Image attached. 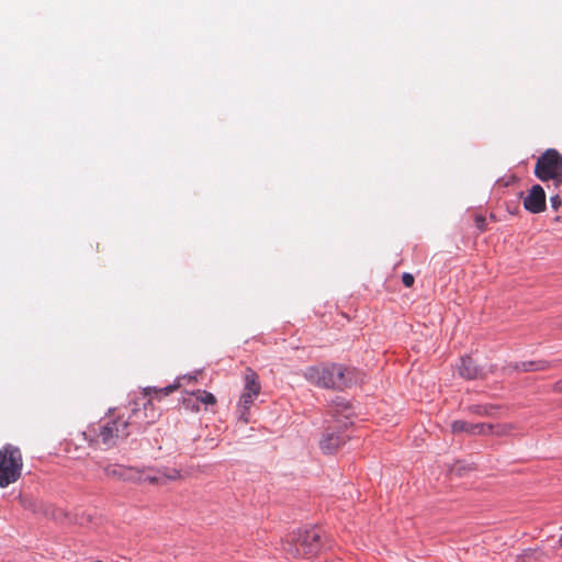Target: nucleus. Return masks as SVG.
Returning <instances> with one entry per match:
<instances>
[{
  "instance_id": "10",
  "label": "nucleus",
  "mask_w": 562,
  "mask_h": 562,
  "mask_svg": "<svg viewBox=\"0 0 562 562\" xmlns=\"http://www.w3.org/2000/svg\"><path fill=\"white\" fill-rule=\"evenodd\" d=\"M494 429L492 424H471L465 420H454L451 424V431L453 434H470V435H490Z\"/></svg>"
},
{
  "instance_id": "8",
  "label": "nucleus",
  "mask_w": 562,
  "mask_h": 562,
  "mask_svg": "<svg viewBox=\"0 0 562 562\" xmlns=\"http://www.w3.org/2000/svg\"><path fill=\"white\" fill-rule=\"evenodd\" d=\"M524 207L537 214L546 210V192L540 184H535L524 199Z\"/></svg>"
},
{
  "instance_id": "11",
  "label": "nucleus",
  "mask_w": 562,
  "mask_h": 562,
  "mask_svg": "<svg viewBox=\"0 0 562 562\" xmlns=\"http://www.w3.org/2000/svg\"><path fill=\"white\" fill-rule=\"evenodd\" d=\"M156 387H146L143 392V397L138 398L140 402L142 411L146 413L148 425L154 424L160 416V412L154 406L149 396L155 393L156 397L165 396L162 393H157Z\"/></svg>"
},
{
  "instance_id": "25",
  "label": "nucleus",
  "mask_w": 562,
  "mask_h": 562,
  "mask_svg": "<svg viewBox=\"0 0 562 562\" xmlns=\"http://www.w3.org/2000/svg\"><path fill=\"white\" fill-rule=\"evenodd\" d=\"M550 203H551L552 209H554L557 211L562 205V200H561L560 195L555 194L550 198Z\"/></svg>"
},
{
  "instance_id": "7",
  "label": "nucleus",
  "mask_w": 562,
  "mask_h": 562,
  "mask_svg": "<svg viewBox=\"0 0 562 562\" xmlns=\"http://www.w3.org/2000/svg\"><path fill=\"white\" fill-rule=\"evenodd\" d=\"M109 479L122 482L140 483L144 470L121 464H108L103 468Z\"/></svg>"
},
{
  "instance_id": "5",
  "label": "nucleus",
  "mask_w": 562,
  "mask_h": 562,
  "mask_svg": "<svg viewBox=\"0 0 562 562\" xmlns=\"http://www.w3.org/2000/svg\"><path fill=\"white\" fill-rule=\"evenodd\" d=\"M535 176L546 182L551 180L554 187L562 184V156L557 149H547L535 165Z\"/></svg>"
},
{
  "instance_id": "19",
  "label": "nucleus",
  "mask_w": 562,
  "mask_h": 562,
  "mask_svg": "<svg viewBox=\"0 0 562 562\" xmlns=\"http://www.w3.org/2000/svg\"><path fill=\"white\" fill-rule=\"evenodd\" d=\"M159 476L162 479V484L167 481H176L181 477V473L177 469L165 468L162 470H158Z\"/></svg>"
},
{
  "instance_id": "3",
  "label": "nucleus",
  "mask_w": 562,
  "mask_h": 562,
  "mask_svg": "<svg viewBox=\"0 0 562 562\" xmlns=\"http://www.w3.org/2000/svg\"><path fill=\"white\" fill-rule=\"evenodd\" d=\"M322 547V532L313 528L293 535L291 540L286 541L284 550L295 558L312 559L321 552Z\"/></svg>"
},
{
  "instance_id": "22",
  "label": "nucleus",
  "mask_w": 562,
  "mask_h": 562,
  "mask_svg": "<svg viewBox=\"0 0 562 562\" xmlns=\"http://www.w3.org/2000/svg\"><path fill=\"white\" fill-rule=\"evenodd\" d=\"M199 404L200 403L199 401H196V397L193 395V392L183 398V406L192 412H199Z\"/></svg>"
},
{
  "instance_id": "15",
  "label": "nucleus",
  "mask_w": 562,
  "mask_h": 562,
  "mask_svg": "<svg viewBox=\"0 0 562 562\" xmlns=\"http://www.w3.org/2000/svg\"><path fill=\"white\" fill-rule=\"evenodd\" d=\"M516 562H547V554L540 550H527L517 558Z\"/></svg>"
},
{
  "instance_id": "4",
  "label": "nucleus",
  "mask_w": 562,
  "mask_h": 562,
  "mask_svg": "<svg viewBox=\"0 0 562 562\" xmlns=\"http://www.w3.org/2000/svg\"><path fill=\"white\" fill-rule=\"evenodd\" d=\"M23 458L20 449L5 445L0 449V487L15 483L22 475Z\"/></svg>"
},
{
  "instance_id": "20",
  "label": "nucleus",
  "mask_w": 562,
  "mask_h": 562,
  "mask_svg": "<svg viewBox=\"0 0 562 562\" xmlns=\"http://www.w3.org/2000/svg\"><path fill=\"white\" fill-rule=\"evenodd\" d=\"M493 426L494 429L492 432H490V435H495L498 437L508 436L515 429V426L513 424H497Z\"/></svg>"
},
{
  "instance_id": "14",
  "label": "nucleus",
  "mask_w": 562,
  "mask_h": 562,
  "mask_svg": "<svg viewBox=\"0 0 562 562\" xmlns=\"http://www.w3.org/2000/svg\"><path fill=\"white\" fill-rule=\"evenodd\" d=\"M550 363L546 360H537V361H522L517 362L514 366V369L522 372H531V371H544L549 369Z\"/></svg>"
},
{
  "instance_id": "16",
  "label": "nucleus",
  "mask_w": 562,
  "mask_h": 562,
  "mask_svg": "<svg viewBox=\"0 0 562 562\" xmlns=\"http://www.w3.org/2000/svg\"><path fill=\"white\" fill-rule=\"evenodd\" d=\"M193 395L196 397L199 403L204 404L205 406H213L217 403L216 397L205 390H198L193 392Z\"/></svg>"
},
{
  "instance_id": "21",
  "label": "nucleus",
  "mask_w": 562,
  "mask_h": 562,
  "mask_svg": "<svg viewBox=\"0 0 562 562\" xmlns=\"http://www.w3.org/2000/svg\"><path fill=\"white\" fill-rule=\"evenodd\" d=\"M495 408L496 407L494 405H472V406H469L468 409H469V412L480 415V416H486V415L490 416L493 414V411Z\"/></svg>"
},
{
  "instance_id": "12",
  "label": "nucleus",
  "mask_w": 562,
  "mask_h": 562,
  "mask_svg": "<svg viewBox=\"0 0 562 562\" xmlns=\"http://www.w3.org/2000/svg\"><path fill=\"white\" fill-rule=\"evenodd\" d=\"M346 442V437L333 431H326L319 442L321 449L324 453H333L338 450Z\"/></svg>"
},
{
  "instance_id": "26",
  "label": "nucleus",
  "mask_w": 562,
  "mask_h": 562,
  "mask_svg": "<svg viewBox=\"0 0 562 562\" xmlns=\"http://www.w3.org/2000/svg\"><path fill=\"white\" fill-rule=\"evenodd\" d=\"M555 389L562 391V382H559L555 384Z\"/></svg>"
},
{
  "instance_id": "6",
  "label": "nucleus",
  "mask_w": 562,
  "mask_h": 562,
  "mask_svg": "<svg viewBox=\"0 0 562 562\" xmlns=\"http://www.w3.org/2000/svg\"><path fill=\"white\" fill-rule=\"evenodd\" d=\"M260 391L261 385L258 374L252 369L247 368L245 372V386L238 403L240 418L245 423H248L249 409L254 404L255 398L260 394Z\"/></svg>"
},
{
  "instance_id": "24",
  "label": "nucleus",
  "mask_w": 562,
  "mask_h": 562,
  "mask_svg": "<svg viewBox=\"0 0 562 562\" xmlns=\"http://www.w3.org/2000/svg\"><path fill=\"white\" fill-rule=\"evenodd\" d=\"M414 276L408 273V272H405L403 273L402 276V282L403 284L406 286V288H411L413 284H414Z\"/></svg>"
},
{
  "instance_id": "23",
  "label": "nucleus",
  "mask_w": 562,
  "mask_h": 562,
  "mask_svg": "<svg viewBox=\"0 0 562 562\" xmlns=\"http://www.w3.org/2000/svg\"><path fill=\"white\" fill-rule=\"evenodd\" d=\"M474 221H475V225H476V227H477V229L480 232H485L486 231V218H485V216H483L481 214H477V215H475Z\"/></svg>"
},
{
  "instance_id": "18",
  "label": "nucleus",
  "mask_w": 562,
  "mask_h": 562,
  "mask_svg": "<svg viewBox=\"0 0 562 562\" xmlns=\"http://www.w3.org/2000/svg\"><path fill=\"white\" fill-rule=\"evenodd\" d=\"M143 477L140 483L162 484V479L159 476L158 470L143 469Z\"/></svg>"
},
{
  "instance_id": "27",
  "label": "nucleus",
  "mask_w": 562,
  "mask_h": 562,
  "mask_svg": "<svg viewBox=\"0 0 562 562\" xmlns=\"http://www.w3.org/2000/svg\"><path fill=\"white\" fill-rule=\"evenodd\" d=\"M559 543H560V546L562 547V536H561V537H560V539H559Z\"/></svg>"
},
{
  "instance_id": "9",
  "label": "nucleus",
  "mask_w": 562,
  "mask_h": 562,
  "mask_svg": "<svg viewBox=\"0 0 562 562\" xmlns=\"http://www.w3.org/2000/svg\"><path fill=\"white\" fill-rule=\"evenodd\" d=\"M119 413H125V419L128 423V430L132 432L133 429L144 428L148 425L146 419V413L142 411L139 400L131 403L130 407H126L124 411H117Z\"/></svg>"
},
{
  "instance_id": "2",
  "label": "nucleus",
  "mask_w": 562,
  "mask_h": 562,
  "mask_svg": "<svg viewBox=\"0 0 562 562\" xmlns=\"http://www.w3.org/2000/svg\"><path fill=\"white\" fill-rule=\"evenodd\" d=\"M128 423L125 413L113 412L99 424L90 426L83 436L92 443L112 447L130 436Z\"/></svg>"
},
{
  "instance_id": "13",
  "label": "nucleus",
  "mask_w": 562,
  "mask_h": 562,
  "mask_svg": "<svg viewBox=\"0 0 562 562\" xmlns=\"http://www.w3.org/2000/svg\"><path fill=\"white\" fill-rule=\"evenodd\" d=\"M458 372L461 376L468 380L476 379L481 376V371L474 364L470 357H462L458 367Z\"/></svg>"
},
{
  "instance_id": "1",
  "label": "nucleus",
  "mask_w": 562,
  "mask_h": 562,
  "mask_svg": "<svg viewBox=\"0 0 562 562\" xmlns=\"http://www.w3.org/2000/svg\"><path fill=\"white\" fill-rule=\"evenodd\" d=\"M303 376L315 386L342 391L357 382L355 369L339 363H318L307 367Z\"/></svg>"
},
{
  "instance_id": "17",
  "label": "nucleus",
  "mask_w": 562,
  "mask_h": 562,
  "mask_svg": "<svg viewBox=\"0 0 562 562\" xmlns=\"http://www.w3.org/2000/svg\"><path fill=\"white\" fill-rule=\"evenodd\" d=\"M188 379L189 381H195V376L192 375H183L181 378H178L172 384L165 386L159 390H155L157 393H162L165 396L171 394L172 392L177 391L181 386V380Z\"/></svg>"
}]
</instances>
